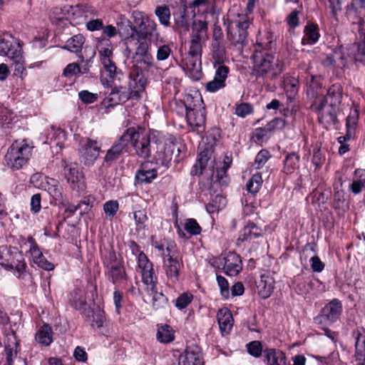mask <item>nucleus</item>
Listing matches in <instances>:
<instances>
[{"mask_svg": "<svg viewBox=\"0 0 365 365\" xmlns=\"http://www.w3.org/2000/svg\"><path fill=\"white\" fill-rule=\"evenodd\" d=\"M132 19V24L125 16H121L117 22L119 35L123 38L127 48L133 46L135 39L158 38L159 33L154 20L139 11H133Z\"/></svg>", "mask_w": 365, "mask_h": 365, "instance_id": "1", "label": "nucleus"}, {"mask_svg": "<svg viewBox=\"0 0 365 365\" xmlns=\"http://www.w3.org/2000/svg\"><path fill=\"white\" fill-rule=\"evenodd\" d=\"M128 146L130 143L134 149L135 155L142 159H148L151 157L153 152L155 153L156 147L163 142V137L157 130H150L145 132L141 129L134 127L128 128L125 132Z\"/></svg>", "mask_w": 365, "mask_h": 365, "instance_id": "2", "label": "nucleus"}, {"mask_svg": "<svg viewBox=\"0 0 365 365\" xmlns=\"http://www.w3.org/2000/svg\"><path fill=\"white\" fill-rule=\"evenodd\" d=\"M252 59L255 71L259 77L273 80L284 71V63L273 52L255 49Z\"/></svg>", "mask_w": 365, "mask_h": 365, "instance_id": "3", "label": "nucleus"}, {"mask_svg": "<svg viewBox=\"0 0 365 365\" xmlns=\"http://www.w3.org/2000/svg\"><path fill=\"white\" fill-rule=\"evenodd\" d=\"M134 79L129 76L128 86H116L112 88L108 97V101L116 105L125 103L129 99L138 101L141 98L142 93L145 91L146 81L143 77L136 76Z\"/></svg>", "mask_w": 365, "mask_h": 365, "instance_id": "4", "label": "nucleus"}, {"mask_svg": "<svg viewBox=\"0 0 365 365\" xmlns=\"http://www.w3.org/2000/svg\"><path fill=\"white\" fill-rule=\"evenodd\" d=\"M31 155V148L24 141H15L5 155V161L12 170H19L28 163Z\"/></svg>", "mask_w": 365, "mask_h": 365, "instance_id": "5", "label": "nucleus"}, {"mask_svg": "<svg viewBox=\"0 0 365 365\" xmlns=\"http://www.w3.org/2000/svg\"><path fill=\"white\" fill-rule=\"evenodd\" d=\"M198 105L188 103H185L186 110V119L189 126L193 132L198 134L202 133L205 130L206 112L204 107L201 106L202 102L201 98L197 99Z\"/></svg>", "mask_w": 365, "mask_h": 365, "instance_id": "6", "label": "nucleus"}, {"mask_svg": "<svg viewBox=\"0 0 365 365\" xmlns=\"http://www.w3.org/2000/svg\"><path fill=\"white\" fill-rule=\"evenodd\" d=\"M106 267L108 279L113 284L120 286L125 284L128 279V275L124 267L123 262L118 259L114 252H110L104 260Z\"/></svg>", "mask_w": 365, "mask_h": 365, "instance_id": "7", "label": "nucleus"}, {"mask_svg": "<svg viewBox=\"0 0 365 365\" xmlns=\"http://www.w3.org/2000/svg\"><path fill=\"white\" fill-rule=\"evenodd\" d=\"M250 21L247 15L239 16L235 26L229 25L227 28V39L238 50L242 51L247 40V29Z\"/></svg>", "mask_w": 365, "mask_h": 365, "instance_id": "8", "label": "nucleus"}, {"mask_svg": "<svg viewBox=\"0 0 365 365\" xmlns=\"http://www.w3.org/2000/svg\"><path fill=\"white\" fill-rule=\"evenodd\" d=\"M207 38V23L201 20L194 21L187 53L202 55V47Z\"/></svg>", "mask_w": 365, "mask_h": 365, "instance_id": "9", "label": "nucleus"}, {"mask_svg": "<svg viewBox=\"0 0 365 365\" xmlns=\"http://www.w3.org/2000/svg\"><path fill=\"white\" fill-rule=\"evenodd\" d=\"M341 312V302L338 299H334L322 309L320 314L314 318V322L319 324H332L339 318Z\"/></svg>", "mask_w": 365, "mask_h": 365, "instance_id": "10", "label": "nucleus"}, {"mask_svg": "<svg viewBox=\"0 0 365 365\" xmlns=\"http://www.w3.org/2000/svg\"><path fill=\"white\" fill-rule=\"evenodd\" d=\"M313 106L318 110L319 121L325 126L334 125L338 123L337 115L340 108L331 107L329 105L319 102L315 99Z\"/></svg>", "mask_w": 365, "mask_h": 365, "instance_id": "11", "label": "nucleus"}, {"mask_svg": "<svg viewBox=\"0 0 365 365\" xmlns=\"http://www.w3.org/2000/svg\"><path fill=\"white\" fill-rule=\"evenodd\" d=\"M162 144L163 143L156 147L154 158L158 163L168 166L174 157L178 158L179 156L180 150L177 145L171 141Z\"/></svg>", "mask_w": 365, "mask_h": 365, "instance_id": "12", "label": "nucleus"}, {"mask_svg": "<svg viewBox=\"0 0 365 365\" xmlns=\"http://www.w3.org/2000/svg\"><path fill=\"white\" fill-rule=\"evenodd\" d=\"M175 4L177 10L173 12V15L175 19V24L178 29L181 31H186L190 26V10L187 5V0H175Z\"/></svg>", "mask_w": 365, "mask_h": 365, "instance_id": "13", "label": "nucleus"}, {"mask_svg": "<svg viewBox=\"0 0 365 365\" xmlns=\"http://www.w3.org/2000/svg\"><path fill=\"white\" fill-rule=\"evenodd\" d=\"M138 267L141 269L143 282L154 291L157 284V277L154 273L152 262L143 252L138 255Z\"/></svg>", "mask_w": 365, "mask_h": 365, "instance_id": "14", "label": "nucleus"}, {"mask_svg": "<svg viewBox=\"0 0 365 365\" xmlns=\"http://www.w3.org/2000/svg\"><path fill=\"white\" fill-rule=\"evenodd\" d=\"M133 70L130 73V76L134 79L138 77H143L146 81L145 73L154 66V59L151 53L141 56L139 58H133Z\"/></svg>", "mask_w": 365, "mask_h": 365, "instance_id": "15", "label": "nucleus"}, {"mask_svg": "<svg viewBox=\"0 0 365 365\" xmlns=\"http://www.w3.org/2000/svg\"><path fill=\"white\" fill-rule=\"evenodd\" d=\"M101 146L98 142L91 139H86L82 145L81 161L86 166H92L99 156Z\"/></svg>", "mask_w": 365, "mask_h": 365, "instance_id": "16", "label": "nucleus"}, {"mask_svg": "<svg viewBox=\"0 0 365 365\" xmlns=\"http://www.w3.org/2000/svg\"><path fill=\"white\" fill-rule=\"evenodd\" d=\"M167 255L168 258L164 259V269L168 282L175 284L179 280L180 271L182 267V262L178 259V257L170 254V249L168 247Z\"/></svg>", "mask_w": 365, "mask_h": 365, "instance_id": "17", "label": "nucleus"}, {"mask_svg": "<svg viewBox=\"0 0 365 365\" xmlns=\"http://www.w3.org/2000/svg\"><path fill=\"white\" fill-rule=\"evenodd\" d=\"M126 135L123 134L113 143L110 149L108 150L104 162L108 165H111L113 162L118 160L123 154L128 153L129 147L128 146Z\"/></svg>", "mask_w": 365, "mask_h": 365, "instance_id": "18", "label": "nucleus"}, {"mask_svg": "<svg viewBox=\"0 0 365 365\" xmlns=\"http://www.w3.org/2000/svg\"><path fill=\"white\" fill-rule=\"evenodd\" d=\"M220 261L223 264V270L227 275L236 276L242 269L241 258L235 252H228Z\"/></svg>", "mask_w": 365, "mask_h": 365, "instance_id": "19", "label": "nucleus"}, {"mask_svg": "<svg viewBox=\"0 0 365 365\" xmlns=\"http://www.w3.org/2000/svg\"><path fill=\"white\" fill-rule=\"evenodd\" d=\"M61 166L63 168V174L71 188L73 190L79 191L81 190L80 180L81 173L78 170L77 164L75 163H68L63 160Z\"/></svg>", "mask_w": 365, "mask_h": 365, "instance_id": "20", "label": "nucleus"}, {"mask_svg": "<svg viewBox=\"0 0 365 365\" xmlns=\"http://www.w3.org/2000/svg\"><path fill=\"white\" fill-rule=\"evenodd\" d=\"M202 356L200 349L197 346H191L186 348L185 351L179 356L178 365H203Z\"/></svg>", "mask_w": 365, "mask_h": 365, "instance_id": "21", "label": "nucleus"}, {"mask_svg": "<svg viewBox=\"0 0 365 365\" xmlns=\"http://www.w3.org/2000/svg\"><path fill=\"white\" fill-rule=\"evenodd\" d=\"M198 164L200 166L199 174L206 173L213 177L215 167V157L212 148H206L200 153L198 158ZM212 180L213 179L212 178Z\"/></svg>", "mask_w": 365, "mask_h": 365, "instance_id": "22", "label": "nucleus"}, {"mask_svg": "<svg viewBox=\"0 0 365 365\" xmlns=\"http://www.w3.org/2000/svg\"><path fill=\"white\" fill-rule=\"evenodd\" d=\"M319 102L329 105L331 107L340 108L342 101V87L339 84H333L324 96H316Z\"/></svg>", "mask_w": 365, "mask_h": 365, "instance_id": "23", "label": "nucleus"}, {"mask_svg": "<svg viewBox=\"0 0 365 365\" xmlns=\"http://www.w3.org/2000/svg\"><path fill=\"white\" fill-rule=\"evenodd\" d=\"M255 284L259 295L263 299H267L273 292L274 279L269 273H264L256 280Z\"/></svg>", "mask_w": 365, "mask_h": 365, "instance_id": "24", "label": "nucleus"}, {"mask_svg": "<svg viewBox=\"0 0 365 365\" xmlns=\"http://www.w3.org/2000/svg\"><path fill=\"white\" fill-rule=\"evenodd\" d=\"M21 48L19 44H13L11 36L9 35H0V52L9 58L19 57Z\"/></svg>", "mask_w": 365, "mask_h": 365, "instance_id": "25", "label": "nucleus"}, {"mask_svg": "<svg viewBox=\"0 0 365 365\" xmlns=\"http://www.w3.org/2000/svg\"><path fill=\"white\" fill-rule=\"evenodd\" d=\"M355 338V354L354 357L357 361H365V329L363 327H358L354 331Z\"/></svg>", "mask_w": 365, "mask_h": 365, "instance_id": "26", "label": "nucleus"}, {"mask_svg": "<svg viewBox=\"0 0 365 365\" xmlns=\"http://www.w3.org/2000/svg\"><path fill=\"white\" fill-rule=\"evenodd\" d=\"M187 5L192 18L200 13H212L215 10L214 0H193Z\"/></svg>", "mask_w": 365, "mask_h": 365, "instance_id": "27", "label": "nucleus"}, {"mask_svg": "<svg viewBox=\"0 0 365 365\" xmlns=\"http://www.w3.org/2000/svg\"><path fill=\"white\" fill-rule=\"evenodd\" d=\"M201 56L187 53L184 58L185 66L195 80L201 76Z\"/></svg>", "mask_w": 365, "mask_h": 365, "instance_id": "28", "label": "nucleus"}, {"mask_svg": "<svg viewBox=\"0 0 365 365\" xmlns=\"http://www.w3.org/2000/svg\"><path fill=\"white\" fill-rule=\"evenodd\" d=\"M263 230L257 226L255 223L247 224L237 238V244L240 245L244 242H250L251 240L262 236Z\"/></svg>", "mask_w": 365, "mask_h": 365, "instance_id": "29", "label": "nucleus"}, {"mask_svg": "<svg viewBox=\"0 0 365 365\" xmlns=\"http://www.w3.org/2000/svg\"><path fill=\"white\" fill-rule=\"evenodd\" d=\"M29 242L31 243L30 252L34 258V263L45 270H52L54 268V265L45 258L38 245L34 242V239L31 238Z\"/></svg>", "mask_w": 365, "mask_h": 365, "instance_id": "30", "label": "nucleus"}, {"mask_svg": "<svg viewBox=\"0 0 365 365\" xmlns=\"http://www.w3.org/2000/svg\"><path fill=\"white\" fill-rule=\"evenodd\" d=\"M158 176V171L155 168L147 169L146 166L143 165L139 169L135 176V183L142 185L143 183H150Z\"/></svg>", "mask_w": 365, "mask_h": 365, "instance_id": "31", "label": "nucleus"}, {"mask_svg": "<svg viewBox=\"0 0 365 365\" xmlns=\"http://www.w3.org/2000/svg\"><path fill=\"white\" fill-rule=\"evenodd\" d=\"M274 37L272 33L264 31L263 34H259L255 49L272 52V50L274 48Z\"/></svg>", "mask_w": 365, "mask_h": 365, "instance_id": "32", "label": "nucleus"}, {"mask_svg": "<svg viewBox=\"0 0 365 365\" xmlns=\"http://www.w3.org/2000/svg\"><path fill=\"white\" fill-rule=\"evenodd\" d=\"M304 35L302 39V44L312 45L314 44L320 36L319 33V27L317 24L308 23L304 28Z\"/></svg>", "mask_w": 365, "mask_h": 365, "instance_id": "33", "label": "nucleus"}, {"mask_svg": "<svg viewBox=\"0 0 365 365\" xmlns=\"http://www.w3.org/2000/svg\"><path fill=\"white\" fill-rule=\"evenodd\" d=\"M264 356L270 365H287V358L284 352L275 349L264 351Z\"/></svg>", "mask_w": 365, "mask_h": 365, "instance_id": "34", "label": "nucleus"}, {"mask_svg": "<svg viewBox=\"0 0 365 365\" xmlns=\"http://www.w3.org/2000/svg\"><path fill=\"white\" fill-rule=\"evenodd\" d=\"M217 317L221 331L228 333L232 327V315L231 312L228 309H220Z\"/></svg>", "mask_w": 365, "mask_h": 365, "instance_id": "35", "label": "nucleus"}, {"mask_svg": "<svg viewBox=\"0 0 365 365\" xmlns=\"http://www.w3.org/2000/svg\"><path fill=\"white\" fill-rule=\"evenodd\" d=\"M86 290L82 288L75 289L71 293L70 301L71 302V305L76 309L81 310L84 309L85 306L86 305Z\"/></svg>", "mask_w": 365, "mask_h": 365, "instance_id": "36", "label": "nucleus"}, {"mask_svg": "<svg viewBox=\"0 0 365 365\" xmlns=\"http://www.w3.org/2000/svg\"><path fill=\"white\" fill-rule=\"evenodd\" d=\"M355 178L350 185V190L357 195L365 189V170L357 169L354 173Z\"/></svg>", "mask_w": 365, "mask_h": 365, "instance_id": "37", "label": "nucleus"}, {"mask_svg": "<svg viewBox=\"0 0 365 365\" xmlns=\"http://www.w3.org/2000/svg\"><path fill=\"white\" fill-rule=\"evenodd\" d=\"M84 42V36L82 34H76L67 40L63 48L71 52L78 53L81 51Z\"/></svg>", "mask_w": 365, "mask_h": 365, "instance_id": "38", "label": "nucleus"}, {"mask_svg": "<svg viewBox=\"0 0 365 365\" xmlns=\"http://www.w3.org/2000/svg\"><path fill=\"white\" fill-rule=\"evenodd\" d=\"M156 336L160 343L168 344L174 340V331L170 326L163 324L158 327Z\"/></svg>", "mask_w": 365, "mask_h": 365, "instance_id": "39", "label": "nucleus"}, {"mask_svg": "<svg viewBox=\"0 0 365 365\" xmlns=\"http://www.w3.org/2000/svg\"><path fill=\"white\" fill-rule=\"evenodd\" d=\"M15 260H13L11 262H0V264L3 266L9 267L10 269H16L20 274H22L26 269V264L24 259L22 255L20 252L15 253Z\"/></svg>", "mask_w": 365, "mask_h": 365, "instance_id": "40", "label": "nucleus"}, {"mask_svg": "<svg viewBox=\"0 0 365 365\" xmlns=\"http://www.w3.org/2000/svg\"><path fill=\"white\" fill-rule=\"evenodd\" d=\"M47 191L54 200L63 201V187L56 180L51 179L48 182Z\"/></svg>", "mask_w": 365, "mask_h": 365, "instance_id": "41", "label": "nucleus"}, {"mask_svg": "<svg viewBox=\"0 0 365 365\" xmlns=\"http://www.w3.org/2000/svg\"><path fill=\"white\" fill-rule=\"evenodd\" d=\"M51 334V328L48 325L44 324L36 333V339L38 343L48 346L52 342Z\"/></svg>", "mask_w": 365, "mask_h": 365, "instance_id": "42", "label": "nucleus"}, {"mask_svg": "<svg viewBox=\"0 0 365 365\" xmlns=\"http://www.w3.org/2000/svg\"><path fill=\"white\" fill-rule=\"evenodd\" d=\"M361 11L365 12V0H352L351 8L348 10L349 16H354L359 22H362Z\"/></svg>", "mask_w": 365, "mask_h": 365, "instance_id": "43", "label": "nucleus"}, {"mask_svg": "<svg viewBox=\"0 0 365 365\" xmlns=\"http://www.w3.org/2000/svg\"><path fill=\"white\" fill-rule=\"evenodd\" d=\"M155 14L157 16L160 23L163 26L165 27L170 26V11L167 6H158L155 10Z\"/></svg>", "mask_w": 365, "mask_h": 365, "instance_id": "44", "label": "nucleus"}, {"mask_svg": "<svg viewBox=\"0 0 365 365\" xmlns=\"http://www.w3.org/2000/svg\"><path fill=\"white\" fill-rule=\"evenodd\" d=\"M299 156L294 153L288 154L284 160V171L286 173H292L297 167Z\"/></svg>", "mask_w": 365, "mask_h": 365, "instance_id": "45", "label": "nucleus"}, {"mask_svg": "<svg viewBox=\"0 0 365 365\" xmlns=\"http://www.w3.org/2000/svg\"><path fill=\"white\" fill-rule=\"evenodd\" d=\"M133 46H135V51L133 58H139L141 56L150 53L149 52V43L147 42L146 39H135V43H133V46L128 49H131Z\"/></svg>", "mask_w": 365, "mask_h": 365, "instance_id": "46", "label": "nucleus"}, {"mask_svg": "<svg viewBox=\"0 0 365 365\" xmlns=\"http://www.w3.org/2000/svg\"><path fill=\"white\" fill-rule=\"evenodd\" d=\"M153 294V306L155 309H164L168 306V298L162 293L157 291L156 287L154 291L150 289Z\"/></svg>", "mask_w": 365, "mask_h": 365, "instance_id": "47", "label": "nucleus"}, {"mask_svg": "<svg viewBox=\"0 0 365 365\" xmlns=\"http://www.w3.org/2000/svg\"><path fill=\"white\" fill-rule=\"evenodd\" d=\"M263 180L259 173H256L247 182L246 187L248 192L256 194L259 190Z\"/></svg>", "mask_w": 365, "mask_h": 365, "instance_id": "48", "label": "nucleus"}, {"mask_svg": "<svg viewBox=\"0 0 365 365\" xmlns=\"http://www.w3.org/2000/svg\"><path fill=\"white\" fill-rule=\"evenodd\" d=\"M212 57L218 63H221L225 56V48L221 42L212 41Z\"/></svg>", "mask_w": 365, "mask_h": 365, "instance_id": "49", "label": "nucleus"}, {"mask_svg": "<svg viewBox=\"0 0 365 365\" xmlns=\"http://www.w3.org/2000/svg\"><path fill=\"white\" fill-rule=\"evenodd\" d=\"M119 209V204L117 200H109L104 203L103 211L106 216L112 220Z\"/></svg>", "mask_w": 365, "mask_h": 365, "instance_id": "50", "label": "nucleus"}, {"mask_svg": "<svg viewBox=\"0 0 365 365\" xmlns=\"http://www.w3.org/2000/svg\"><path fill=\"white\" fill-rule=\"evenodd\" d=\"M284 88L289 97L294 96L298 92V81L293 77H287L284 81Z\"/></svg>", "mask_w": 365, "mask_h": 365, "instance_id": "51", "label": "nucleus"}, {"mask_svg": "<svg viewBox=\"0 0 365 365\" xmlns=\"http://www.w3.org/2000/svg\"><path fill=\"white\" fill-rule=\"evenodd\" d=\"M101 63L111 79L115 80L117 78L118 81L120 80V76H122V73L117 70V67L112 60L104 61Z\"/></svg>", "mask_w": 365, "mask_h": 365, "instance_id": "52", "label": "nucleus"}, {"mask_svg": "<svg viewBox=\"0 0 365 365\" xmlns=\"http://www.w3.org/2000/svg\"><path fill=\"white\" fill-rule=\"evenodd\" d=\"M271 157L267 150H261L256 155L253 166L255 169H260L267 162Z\"/></svg>", "mask_w": 365, "mask_h": 365, "instance_id": "53", "label": "nucleus"}, {"mask_svg": "<svg viewBox=\"0 0 365 365\" xmlns=\"http://www.w3.org/2000/svg\"><path fill=\"white\" fill-rule=\"evenodd\" d=\"M172 54L170 46L168 44L157 45L156 58L159 61L167 60Z\"/></svg>", "mask_w": 365, "mask_h": 365, "instance_id": "54", "label": "nucleus"}, {"mask_svg": "<svg viewBox=\"0 0 365 365\" xmlns=\"http://www.w3.org/2000/svg\"><path fill=\"white\" fill-rule=\"evenodd\" d=\"M184 227L192 235H197L200 234L202 230L197 222L192 218L186 220Z\"/></svg>", "mask_w": 365, "mask_h": 365, "instance_id": "55", "label": "nucleus"}, {"mask_svg": "<svg viewBox=\"0 0 365 365\" xmlns=\"http://www.w3.org/2000/svg\"><path fill=\"white\" fill-rule=\"evenodd\" d=\"M286 121L282 118H275L269 122L266 125V130L272 132L275 130H282L285 127Z\"/></svg>", "mask_w": 365, "mask_h": 365, "instance_id": "56", "label": "nucleus"}, {"mask_svg": "<svg viewBox=\"0 0 365 365\" xmlns=\"http://www.w3.org/2000/svg\"><path fill=\"white\" fill-rule=\"evenodd\" d=\"M217 282L220 289V294L225 299L230 297L229 283L227 280L221 275H217Z\"/></svg>", "mask_w": 365, "mask_h": 365, "instance_id": "57", "label": "nucleus"}, {"mask_svg": "<svg viewBox=\"0 0 365 365\" xmlns=\"http://www.w3.org/2000/svg\"><path fill=\"white\" fill-rule=\"evenodd\" d=\"M353 51H356L354 54V58L365 63V42L359 44H354L351 47Z\"/></svg>", "mask_w": 365, "mask_h": 365, "instance_id": "58", "label": "nucleus"}, {"mask_svg": "<svg viewBox=\"0 0 365 365\" xmlns=\"http://www.w3.org/2000/svg\"><path fill=\"white\" fill-rule=\"evenodd\" d=\"M247 351L250 354L255 357H259L262 354V346L259 341H253L247 344Z\"/></svg>", "mask_w": 365, "mask_h": 365, "instance_id": "59", "label": "nucleus"}, {"mask_svg": "<svg viewBox=\"0 0 365 365\" xmlns=\"http://www.w3.org/2000/svg\"><path fill=\"white\" fill-rule=\"evenodd\" d=\"M14 61V75L19 77H21L24 72L25 71V68L24 65V61L22 60V54L21 51L20 52L19 57L18 58H10Z\"/></svg>", "mask_w": 365, "mask_h": 365, "instance_id": "60", "label": "nucleus"}, {"mask_svg": "<svg viewBox=\"0 0 365 365\" xmlns=\"http://www.w3.org/2000/svg\"><path fill=\"white\" fill-rule=\"evenodd\" d=\"M192 299V295L191 294L183 293L177 298L175 306L180 309H182L191 302Z\"/></svg>", "mask_w": 365, "mask_h": 365, "instance_id": "61", "label": "nucleus"}, {"mask_svg": "<svg viewBox=\"0 0 365 365\" xmlns=\"http://www.w3.org/2000/svg\"><path fill=\"white\" fill-rule=\"evenodd\" d=\"M81 66L76 63H71L66 66L63 72V76L70 78L80 73Z\"/></svg>", "mask_w": 365, "mask_h": 365, "instance_id": "62", "label": "nucleus"}, {"mask_svg": "<svg viewBox=\"0 0 365 365\" xmlns=\"http://www.w3.org/2000/svg\"><path fill=\"white\" fill-rule=\"evenodd\" d=\"M78 97L82 102L86 104L93 103L98 99V94L88 91H81L78 93Z\"/></svg>", "mask_w": 365, "mask_h": 365, "instance_id": "63", "label": "nucleus"}, {"mask_svg": "<svg viewBox=\"0 0 365 365\" xmlns=\"http://www.w3.org/2000/svg\"><path fill=\"white\" fill-rule=\"evenodd\" d=\"M133 217L136 223L137 230L145 227L144 224L148 220V217L145 210L135 211Z\"/></svg>", "mask_w": 365, "mask_h": 365, "instance_id": "64", "label": "nucleus"}]
</instances>
